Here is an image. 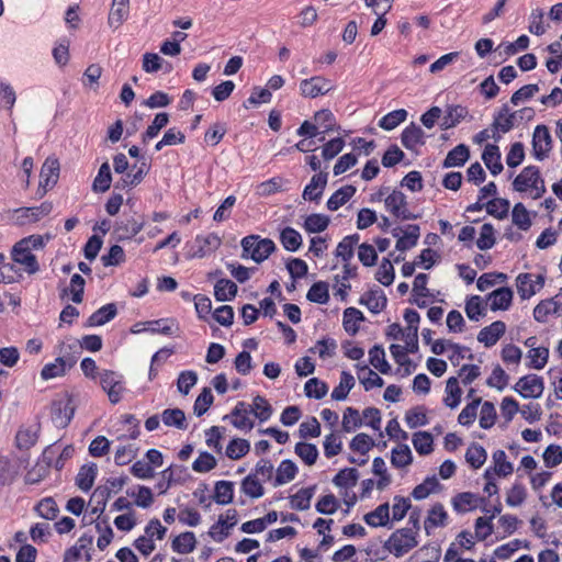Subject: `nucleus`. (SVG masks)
Listing matches in <instances>:
<instances>
[{
  "label": "nucleus",
  "mask_w": 562,
  "mask_h": 562,
  "mask_svg": "<svg viewBox=\"0 0 562 562\" xmlns=\"http://www.w3.org/2000/svg\"><path fill=\"white\" fill-rule=\"evenodd\" d=\"M535 117V110L532 108H522L518 111L510 112L507 103L503 104L499 110L494 114L492 130L503 134L508 133L521 121H531Z\"/></svg>",
  "instance_id": "f257e3e1"
},
{
  "label": "nucleus",
  "mask_w": 562,
  "mask_h": 562,
  "mask_svg": "<svg viewBox=\"0 0 562 562\" xmlns=\"http://www.w3.org/2000/svg\"><path fill=\"white\" fill-rule=\"evenodd\" d=\"M241 258H251L255 262L265 261L276 249L274 243L269 238L259 239L257 235H249L241 239Z\"/></svg>",
  "instance_id": "f03ea898"
},
{
  "label": "nucleus",
  "mask_w": 562,
  "mask_h": 562,
  "mask_svg": "<svg viewBox=\"0 0 562 562\" xmlns=\"http://www.w3.org/2000/svg\"><path fill=\"white\" fill-rule=\"evenodd\" d=\"M416 536L417 535H415L414 529H397L390 536L387 541L384 543V548L391 553H393L396 558H400L418 544Z\"/></svg>",
  "instance_id": "7ed1b4c3"
},
{
  "label": "nucleus",
  "mask_w": 562,
  "mask_h": 562,
  "mask_svg": "<svg viewBox=\"0 0 562 562\" xmlns=\"http://www.w3.org/2000/svg\"><path fill=\"white\" fill-rule=\"evenodd\" d=\"M385 209L397 220L408 221L419 218L418 214H414L407 209L406 195L400 190H393L384 199Z\"/></svg>",
  "instance_id": "20e7f679"
},
{
  "label": "nucleus",
  "mask_w": 562,
  "mask_h": 562,
  "mask_svg": "<svg viewBox=\"0 0 562 562\" xmlns=\"http://www.w3.org/2000/svg\"><path fill=\"white\" fill-rule=\"evenodd\" d=\"M100 384L112 404L121 401L122 394L125 391L122 375L114 371L105 370L100 374Z\"/></svg>",
  "instance_id": "39448f33"
},
{
  "label": "nucleus",
  "mask_w": 562,
  "mask_h": 562,
  "mask_svg": "<svg viewBox=\"0 0 562 562\" xmlns=\"http://www.w3.org/2000/svg\"><path fill=\"white\" fill-rule=\"evenodd\" d=\"M514 390L524 398H538L543 393L544 382L543 379L537 374H528L517 381Z\"/></svg>",
  "instance_id": "423d86ee"
},
{
  "label": "nucleus",
  "mask_w": 562,
  "mask_h": 562,
  "mask_svg": "<svg viewBox=\"0 0 562 562\" xmlns=\"http://www.w3.org/2000/svg\"><path fill=\"white\" fill-rule=\"evenodd\" d=\"M11 257L15 263L23 266L29 274H34L40 271V265L35 255L20 240L12 247Z\"/></svg>",
  "instance_id": "0eeeda50"
},
{
  "label": "nucleus",
  "mask_w": 562,
  "mask_h": 562,
  "mask_svg": "<svg viewBox=\"0 0 562 562\" xmlns=\"http://www.w3.org/2000/svg\"><path fill=\"white\" fill-rule=\"evenodd\" d=\"M562 314V288L559 293L548 300H542L533 308V317L539 323H546L549 315Z\"/></svg>",
  "instance_id": "6e6552de"
},
{
  "label": "nucleus",
  "mask_w": 562,
  "mask_h": 562,
  "mask_svg": "<svg viewBox=\"0 0 562 562\" xmlns=\"http://www.w3.org/2000/svg\"><path fill=\"white\" fill-rule=\"evenodd\" d=\"M331 89L330 81L322 76H314L300 82L301 94L305 98L314 99L328 93Z\"/></svg>",
  "instance_id": "1a4fd4ad"
},
{
  "label": "nucleus",
  "mask_w": 562,
  "mask_h": 562,
  "mask_svg": "<svg viewBox=\"0 0 562 562\" xmlns=\"http://www.w3.org/2000/svg\"><path fill=\"white\" fill-rule=\"evenodd\" d=\"M75 413L71 401L68 398L53 401L50 405V417L57 428H65L70 423Z\"/></svg>",
  "instance_id": "9d476101"
},
{
  "label": "nucleus",
  "mask_w": 562,
  "mask_h": 562,
  "mask_svg": "<svg viewBox=\"0 0 562 562\" xmlns=\"http://www.w3.org/2000/svg\"><path fill=\"white\" fill-rule=\"evenodd\" d=\"M552 148V138L546 125H537L532 135L533 155L538 160H543Z\"/></svg>",
  "instance_id": "9b49d317"
},
{
  "label": "nucleus",
  "mask_w": 562,
  "mask_h": 562,
  "mask_svg": "<svg viewBox=\"0 0 562 562\" xmlns=\"http://www.w3.org/2000/svg\"><path fill=\"white\" fill-rule=\"evenodd\" d=\"M364 4L378 16L371 27V35L375 36L386 25L385 14L392 9L394 0H363Z\"/></svg>",
  "instance_id": "f8f14e48"
},
{
  "label": "nucleus",
  "mask_w": 562,
  "mask_h": 562,
  "mask_svg": "<svg viewBox=\"0 0 562 562\" xmlns=\"http://www.w3.org/2000/svg\"><path fill=\"white\" fill-rule=\"evenodd\" d=\"M536 183H542L540 170L536 166H527L513 181L514 190L526 192L529 188L536 187Z\"/></svg>",
  "instance_id": "ddd939ff"
},
{
  "label": "nucleus",
  "mask_w": 562,
  "mask_h": 562,
  "mask_svg": "<svg viewBox=\"0 0 562 562\" xmlns=\"http://www.w3.org/2000/svg\"><path fill=\"white\" fill-rule=\"evenodd\" d=\"M327 179V172L321 171L314 175L311 182L303 190V199L306 201H319L326 188Z\"/></svg>",
  "instance_id": "4468645a"
},
{
  "label": "nucleus",
  "mask_w": 562,
  "mask_h": 562,
  "mask_svg": "<svg viewBox=\"0 0 562 562\" xmlns=\"http://www.w3.org/2000/svg\"><path fill=\"white\" fill-rule=\"evenodd\" d=\"M402 145L411 150L415 151L417 146H422L425 144V132L420 126L416 125L412 122L408 126H406L401 135Z\"/></svg>",
  "instance_id": "2eb2a0df"
},
{
  "label": "nucleus",
  "mask_w": 562,
  "mask_h": 562,
  "mask_svg": "<svg viewBox=\"0 0 562 562\" xmlns=\"http://www.w3.org/2000/svg\"><path fill=\"white\" fill-rule=\"evenodd\" d=\"M506 325L502 321H495L490 326L482 328L477 335V340L485 347L494 346L505 334Z\"/></svg>",
  "instance_id": "dca6fc26"
},
{
  "label": "nucleus",
  "mask_w": 562,
  "mask_h": 562,
  "mask_svg": "<svg viewBox=\"0 0 562 562\" xmlns=\"http://www.w3.org/2000/svg\"><path fill=\"white\" fill-rule=\"evenodd\" d=\"M359 303L366 305L371 313L378 314L385 308L387 299L382 290L375 289L366 292Z\"/></svg>",
  "instance_id": "f3484780"
},
{
  "label": "nucleus",
  "mask_w": 562,
  "mask_h": 562,
  "mask_svg": "<svg viewBox=\"0 0 562 562\" xmlns=\"http://www.w3.org/2000/svg\"><path fill=\"white\" fill-rule=\"evenodd\" d=\"M144 222H138L135 218H126L115 223L114 233L119 240L131 239L144 228Z\"/></svg>",
  "instance_id": "a211bd4d"
},
{
  "label": "nucleus",
  "mask_w": 562,
  "mask_h": 562,
  "mask_svg": "<svg viewBox=\"0 0 562 562\" xmlns=\"http://www.w3.org/2000/svg\"><path fill=\"white\" fill-rule=\"evenodd\" d=\"M448 514L441 503H436L429 510L428 516L425 519L424 528L427 535L430 533L431 529L437 527H443L447 525Z\"/></svg>",
  "instance_id": "6ab92c4d"
},
{
  "label": "nucleus",
  "mask_w": 562,
  "mask_h": 562,
  "mask_svg": "<svg viewBox=\"0 0 562 562\" xmlns=\"http://www.w3.org/2000/svg\"><path fill=\"white\" fill-rule=\"evenodd\" d=\"M59 162L55 158H47L41 168V181L40 186L45 190L52 188L58 179Z\"/></svg>",
  "instance_id": "aec40b11"
},
{
  "label": "nucleus",
  "mask_w": 562,
  "mask_h": 562,
  "mask_svg": "<svg viewBox=\"0 0 562 562\" xmlns=\"http://www.w3.org/2000/svg\"><path fill=\"white\" fill-rule=\"evenodd\" d=\"M482 160L493 176L503 171L499 148L495 144H487L482 154Z\"/></svg>",
  "instance_id": "412c9836"
},
{
  "label": "nucleus",
  "mask_w": 562,
  "mask_h": 562,
  "mask_svg": "<svg viewBox=\"0 0 562 562\" xmlns=\"http://www.w3.org/2000/svg\"><path fill=\"white\" fill-rule=\"evenodd\" d=\"M492 311H506L513 301V291L509 288H499L488 294Z\"/></svg>",
  "instance_id": "4be33fe9"
},
{
  "label": "nucleus",
  "mask_w": 562,
  "mask_h": 562,
  "mask_svg": "<svg viewBox=\"0 0 562 562\" xmlns=\"http://www.w3.org/2000/svg\"><path fill=\"white\" fill-rule=\"evenodd\" d=\"M479 502L483 503L485 499L471 492H462L452 498V506L457 513H467L475 509L479 506Z\"/></svg>",
  "instance_id": "5701e85b"
},
{
  "label": "nucleus",
  "mask_w": 562,
  "mask_h": 562,
  "mask_svg": "<svg viewBox=\"0 0 562 562\" xmlns=\"http://www.w3.org/2000/svg\"><path fill=\"white\" fill-rule=\"evenodd\" d=\"M97 473H98V467L95 463H88V464H83L78 474H77V477H76V484L77 486L83 491V492H88L92 486H93V483H94V480L97 477Z\"/></svg>",
  "instance_id": "b1692460"
},
{
  "label": "nucleus",
  "mask_w": 562,
  "mask_h": 562,
  "mask_svg": "<svg viewBox=\"0 0 562 562\" xmlns=\"http://www.w3.org/2000/svg\"><path fill=\"white\" fill-rule=\"evenodd\" d=\"M248 414H250L248 404L238 402L231 413L233 426L238 429H252L255 424L248 418Z\"/></svg>",
  "instance_id": "393cba45"
},
{
  "label": "nucleus",
  "mask_w": 562,
  "mask_h": 562,
  "mask_svg": "<svg viewBox=\"0 0 562 562\" xmlns=\"http://www.w3.org/2000/svg\"><path fill=\"white\" fill-rule=\"evenodd\" d=\"M117 314V308L114 303H109L99 310H97L93 314H91L87 321V326H101L105 323L113 319Z\"/></svg>",
  "instance_id": "a878e982"
},
{
  "label": "nucleus",
  "mask_w": 562,
  "mask_h": 562,
  "mask_svg": "<svg viewBox=\"0 0 562 562\" xmlns=\"http://www.w3.org/2000/svg\"><path fill=\"white\" fill-rule=\"evenodd\" d=\"M469 157V147L464 144H460L447 154L442 166L443 168L461 167L467 162Z\"/></svg>",
  "instance_id": "bb28decb"
},
{
  "label": "nucleus",
  "mask_w": 562,
  "mask_h": 562,
  "mask_svg": "<svg viewBox=\"0 0 562 562\" xmlns=\"http://www.w3.org/2000/svg\"><path fill=\"white\" fill-rule=\"evenodd\" d=\"M363 519L371 527L386 526L390 521L389 503H383L379 505L374 510L366 514Z\"/></svg>",
  "instance_id": "cd10ccee"
},
{
  "label": "nucleus",
  "mask_w": 562,
  "mask_h": 562,
  "mask_svg": "<svg viewBox=\"0 0 562 562\" xmlns=\"http://www.w3.org/2000/svg\"><path fill=\"white\" fill-rule=\"evenodd\" d=\"M356 187L347 184L338 189L331 194L327 201V207L330 211H337L340 206L346 204L356 193Z\"/></svg>",
  "instance_id": "c85d7f7f"
},
{
  "label": "nucleus",
  "mask_w": 562,
  "mask_h": 562,
  "mask_svg": "<svg viewBox=\"0 0 562 562\" xmlns=\"http://www.w3.org/2000/svg\"><path fill=\"white\" fill-rule=\"evenodd\" d=\"M404 235L398 237L396 240V249L400 251H405L416 246L418 238L420 236V228L417 224L407 225L406 229L403 232Z\"/></svg>",
  "instance_id": "c756f323"
},
{
  "label": "nucleus",
  "mask_w": 562,
  "mask_h": 562,
  "mask_svg": "<svg viewBox=\"0 0 562 562\" xmlns=\"http://www.w3.org/2000/svg\"><path fill=\"white\" fill-rule=\"evenodd\" d=\"M75 364V361L71 360L68 362V368H71ZM67 362L64 358L58 357L55 359V362L47 363L43 367L41 371V376L44 380L54 379L57 376H61L66 373Z\"/></svg>",
  "instance_id": "7c9ffc66"
},
{
  "label": "nucleus",
  "mask_w": 562,
  "mask_h": 562,
  "mask_svg": "<svg viewBox=\"0 0 562 562\" xmlns=\"http://www.w3.org/2000/svg\"><path fill=\"white\" fill-rule=\"evenodd\" d=\"M162 423L168 427H176L184 430L188 428L186 414L180 408H167L161 414Z\"/></svg>",
  "instance_id": "2f4dec72"
},
{
  "label": "nucleus",
  "mask_w": 562,
  "mask_h": 562,
  "mask_svg": "<svg viewBox=\"0 0 562 562\" xmlns=\"http://www.w3.org/2000/svg\"><path fill=\"white\" fill-rule=\"evenodd\" d=\"M234 498V483L231 481H217L214 486L213 499L220 505H227Z\"/></svg>",
  "instance_id": "473e14b6"
},
{
  "label": "nucleus",
  "mask_w": 562,
  "mask_h": 562,
  "mask_svg": "<svg viewBox=\"0 0 562 562\" xmlns=\"http://www.w3.org/2000/svg\"><path fill=\"white\" fill-rule=\"evenodd\" d=\"M363 321L364 316L358 308L348 307L344 311L342 326L349 335L355 336L359 330L358 323Z\"/></svg>",
  "instance_id": "72a5a7b5"
},
{
  "label": "nucleus",
  "mask_w": 562,
  "mask_h": 562,
  "mask_svg": "<svg viewBox=\"0 0 562 562\" xmlns=\"http://www.w3.org/2000/svg\"><path fill=\"white\" fill-rule=\"evenodd\" d=\"M467 114L468 110L462 105L448 106L446 114L441 120L440 127L442 130L454 127L462 119L465 117Z\"/></svg>",
  "instance_id": "f704fd0d"
},
{
  "label": "nucleus",
  "mask_w": 562,
  "mask_h": 562,
  "mask_svg": "<svg viewBox=\"0 0 562 562\" xmlns=\"http://www.w3.org/2000/svg\"><path fill=\"white\" fill-rule=\"evenodd\" d=\"M112 182V173L111 168L108 161L103 162L98 171L97 177L94 178L92 182V191L93 192H106Z\"/></svg>",
  "instance_id": "c9c22d12"
},
{
  "label": "nucleus",
  "mask_w": 562,
  "mask_h": 562,
  "mask_svg": "<svg viewBox=\"0 0 562 562\" xmlns=\"http://www.w3.org/2000/svg\"><path fill=\"white\" fill-rule=\"evenodd\" d=\"M237 294V285L228 279H220L214 285L215 299L220 302L231 301Z\"/></svg>",
  "instance_id": "e433bc0d"
},
{
  "label": "nucleus",
  "mask_w": 562,
  "mask_h": 562,
  "mask_svg": "<svg viewBox=\"0 0 562 562\" xmlns=\"http://www.w3.org/2000/svg\"><path fill=\"white\" fill-rule=\"evenodd\" d=\"M111 497V490L108 485L98 486L90 498L91 503H95V506L91 509V515H101L106 506L108 499Z\"/></svg>",
  "instance_id": "4c0bfd02"
},
{
  "label": "nucleus",
  "mask_w": 562,
  "mask_h": 562,
  "mask_svg": "<svg viewBox=\"0 0 562 562\" xmlns=\"http://www.w3.org/2000/svg\"><path fill=\"white\" fill-rule=\"evenodd\" d=\"M447 396L443 398L446 406L456 408L461 402L462 390L459 386L458 378L451 376L446 383Z\"/></svg>",
  "instance_id": "58836bf2"
},
{
  "label": "nucleus",
  "mask_w": 562,
  "mask_h": 562,
  "mask_svg": "<svg viewBox=\"0 0 562 562\" xmlns=\"http://www.w3.org/2000/svg\"><path fill=\"white\" fill-rule=\"evenodd\" d=\"M316 486H310L299 490L290 497L291 507L296 510H306L311 506V499L314 495Z\"/></svg>",
  "instance_id": "ea45409f"
},
{
  "label": "nucleus",
  "mask_w": 562,
  "mask_h": 562,
  "mask_svg": "<svg viewBox=\"0 0 562 562\" xmlns=\"http://www.w3.org/2000/svg\"><path fill=\"white\" fill-rule=\"evenodd\" d=\"M196 539L193 532L186 531L177 536L172 541L173 551L187 554L195 549Z\"/></svg>",
  "instance_id": "a19ab883"
},
{
  "label": "nucleus",
  "mask_w": 562,
  "mask_h": 562,
  "mask_svg": "<svg viewBox=\"0 0 562 562\" xmlns=\"http://www.w3.org/2000/svg\"><path fill=\"white\" fill-rule=\"evenodd\" d=\"M297 473V467L292 460H283L277 469V475L273 485L279 486L292 481Z\"/></svg>",
  "instance_id": "79ce46f5"
},
{
  "label": "nucleus",
  "mask_w": 562,
  "mask_h": 562,
  "mask_svg": "<svg viewBox=\"0 0 562 562\" xmlns=\"http://www.w3.org/2000/svg\"><path fill=\"white\" fill-rule=\"evenodd\" d=\"M353 386L355 378L352 374L347 371H342L340 374L339 384L331 392V398L335 401L345 400Z\"/></svg>",
  "instance_id": "37998d69"
},
{
  "label": "nucleus",
  "mask_w": 562,
  "mask_h": 562,
  "mask_svg": "<svg viewBox=\"0 0 562 562\" xmlns=\"http://www.w3.org/2000/svg\"><path fill=\"white\" fill-rule=\"evenodd\" d=\"M249 413L254 414L260 422L268 420L272 415V406L268 403V401L257 395L251 405H248Z\"/></svg>",
  "instance_id": "c03bdc74"
},
{
  "label": "nucleus",
  "mask_w": 562,
  "mask_h": 562,
  "mask_svg": "<svg viewBox=\"0 0 562 562\" xmlns=\"http://www.w3.org/2000/svg\"><path fill=\"white\" fill-rule=\"evenodd\" d=\"M370 364L378 369L382 374H387L391 370V366L385 360V352L382 346L374 345L369 350Z\"/></svg>",
  "instance_id": "a18cd8bd"
},
{
  "label": "nucleus",
  "mask_w": 562,
  "mask_h": 562,
  "mask_svg": "<svg viewBox=\"0 0 562 562\" xmlns=\"http://www.w3.org/2000/svg\"><path fill=\"white\" fill-rule=\"evenodd\" d=\"M516 285L517 292L522 300L531 297L538 291L531 273H520L516 279Z\"/></svg>",
  "instance_id": "49530a36"
},
{
  "label": "nucleus",
  "mask_w": 562,
  "mask_h": 562,
  "mask_svg": "<svg viewBox=\"0 0 562 562\" xmlns=\"http://www.w3.org/2000/svg\"><path fill=\"white\" fill-rule=\"evenodd\" d=\"M360 236L358 234H352L346 236L336 248V256L340 257L345 262H349V260L353 257V247L359 243Z\"/></svg>",
  "instance_id": "de8ad7c7"
},
{
  "label": "nucleus",
  "mask_w": 562,
  "mask_h": 562,
  "mask_svg": "<svg viewBox=\"0 0 562 562\" xmlns=\"http://www.w3.org/2000/svg\"><path fill=\"white\" fill-rule=\"evenodd\" d=\"M487 458L486 450L479 443H471L465 452L467 462L474 469L481 468Z\"/></svg>",
  "instance_id": "09e8293b"
},
{
  "label": "nucleus",
  "mask_w": 562,
  "mask_h": 562,
  "mask_svg": "<svg viewBox=\"0 0 562 562\" xmlns=\"http://www.w3.org/2000/svg\"><path fill=\"white\" fill-rule=\"evenodd\" d=\"M250 450V443L246 439L234 438L226 447V456L231 460H238L245 457Z\"/></svg>",
  "instance_id": "8fccbe9b"
},
{
  "label": "nucleus",
  "mask_w": 562,
  "mask_h": 562,
  "mask_svg": "<svg viewBox=\"0 0 562 562\" xmlns=\"http://www.w3.org/2000/svg\"><path fill=\"white\" fill-rule=\"evenodd\" d=\"M329 222L327 215L314 213L305 218L304 228L308 233H322L328 227Z\"/></svg>",
  "instance_id": "3c124183"
},
{
  "label": "nucleus",
  "mask_w": 562,
  "mask_h": 562,
  "mask_svg": "<svg viewBox=\"0 0 562 562\" xmlns=\"http://www.w3.org/2000/svg\"><path fill=\"white\" fill-rule=\"evenodd\" d=\"M306 299L313 303L326 304L329 301L328 284L324 281L315 282L310 288Z\"/></svg>",
  "instance_id": "603ef678"
},
{
  "label": "nucleus",
  "mask_w": 562,
  "mask_h": 562,
  "mask_svg": "<svg viewBox=\"0 0 562 562\" xmlns=\"http://www.w3.org/2000/svg\"><path fill=\"white\" fill-rule=\"evenodd\" d=\"M413 462V454L407 445H400L392 450L391 463L395 468H404Z\"/></svg>",
  "instance_id": "864d4df0"
},
{
  "label": "nucleus",
  "mask_w": 562,
  "mask_h": 562,
  "mask_svg": "<svg viewBox=\"0 0 562 562\" xmlns=\"http://www.w3.org/2000/svg\"><path fill=\"white\" fill-rule=\"evenodd\" d=\"M359 472L355 468L340 470L333 479V483L338 487H352L357 484Z\"/></svg>",
  "instance_id": "5fc2aeb1"
},
{
  "label": "nucleus",
  "mask_w": 562,
  "mask_h": 562,
  "mask_svg": "<svg viewBox=\"0 0 562 562\" xmlns=\"http://www.w3.org/2000/svg\"><path fill=\"white\" fill-rule=\"evenodd\" d=\"M283 247L289 251H296L302 245L301 234L292 227H285L280 234Z\"/></svg>",
  "instance_id": "6e6d98bb"
},
{
  "label": "nucleus",
  "mask_w": 562,
  "mask_h": 562,
  "mask_svg": "<svg viewBox=\"0 0 562 562\" xmlns=\"http://www.w3.org/2000/svg\"><path fill=\"white\" fill-rule=\"evenodd\" d=\"M241 491L251 498H259L265 494V488L256 474H248L241 481Z\"/></svg>",
  "instance_id": "4d7b16f0"
},
{
  "label": "nucleus",
  "mask_w": 562,
  "mask_h": 562,
  "mask_svg": "<svg viewBox=\"0 0 562 562\" xmlns=\"http://www.w3.org/2000/svg\"><path fill=\"white\" fill-rule=\"evenodd\" d=\"M494 468L493 471L498 476H508L514 471L513 463L506 460V453L503 450H496L493 453Z\"/></svg>",
  "instance_id": "13d9d810"
},
{
  "label": "nucleus",
  "mask_w": 562,
  "mask_h": 562,
  "mask_svg": "<svg viewBox=\"0 0 562 562\" xmlns=\"http://www.w3.org/2000/svg\"><path fill=\"white\" fill-rule=\"evenodd\" d=\"M432 436L427 431H417L413 435V445L420 456H427L432 451Z\"/></svg>",
  "instance_id": "bf43d9fd"
},
{
  "label": "nucleus",
  "mask_w": 562,
  "mask_h": 562,
  "mask_svg": "<svg viewBox=\"0 0 562 562\" xmlns=\"http://www.w3.org/2000/svg\"><path fill=\"white\" fill-rule=\"evenodd\" d=\"M169 122V115L166 112L157 113L151 124L147 127L145 133L142 135L144 143L156 137L161 128H164Z\"/></svg>",
  "instance_id": "052dcab7"
},
{
  "label": "nucleus",
  "mask_w": 562,
  "mask_h": 562,
  "mask_svg": "<svg viewBox=\"0 0 562 562\" xmlns=\"http://www.w3.org/2000/svg\"><path fill=\"white\" fill-rule=\"evenodd\" d=\"M52 210V203L44 202L36 207H21L16 212L22 213V217L26 218L29 222H37L43 216L49 214Z\"/></svg>",
  "instance_id": "680f3d73"
},
{
  "label": "nucleus",
  "mask_w": 562,
  "mask_h": 562,
  "mask_svg": "<svg viewBox=\"0 0 562 562\" xmlns=\"http://www.w3.org/2000/svg\"><path fill=\"white\" fill-rule=\"evenodd\" d=\"M513 223L521 231H528L531 226V220L528 210L522 203H516L512 212Z\"/></svg>",
  "instance_id": "e2e57ef3"
},
{
  "label": "nucleus",
  "mask_w": 562,
  "mask_h": 562,
  "mask_svg": "<svg viewBox=\"0 0 562 562\" xmlns=\"http://www.w3.org/2000/svg\"><path fill=\"white\" fill-rule=\"evenodd\" d=\"M295 453L305 462L307 465L315 464L318 458V450L315 445L307 442H297L295 445Z\"/></svg>",
  "instance_id": "0e129e2a"
},
{
  "label": "nucleus",
  "mask_w": 562,
  "mask_h": 562,
  "mask_svg": "<svg viewBox=\"0 0 562 562\" xmlns=\"http://www.w3.org/2000/svg\"><path fill=\"white\" fill-rule=\"evenodd\" d=\"M406 116L407 111L404 109L392 111L380 120L379 126L385 131H391L395 128L398 124L404 122L406 120Z\"/></svg>",
  "instance_id": "69168bd1"
},
{
  "label": "nucleus",
  "mask_w": 562,
  "mask_h": 562,
  "mask_svg": "<svg viewBox=\"0 0 562 562\" xmlns=\"http://www.w3.org/2000/svg\"><path fill=\"white\" fill-rule=\"evenodd\" d=\"M465 314L469 319L477 322L486 314L485 307L482 306V300L479 295H473L465 303Z\"/></svg>",
  "instance_id": "338daca9"
},
{
  "label": "nucleus",
  "mask_w": 562,
  "mask_h": 562,
  "mask_svg": "<svg viewBox=\"0 0 562 562\" xmlns=\"http://www.w3.org/2000/svg\"><path fill=\"white\" fill-rule=\"evenodd\" d=\"M405 422L411 429L425 426L428 423L424 406H416L405 414Z\"/></svg>",
  "instance_id": "774afa93"
}]
</instances>
